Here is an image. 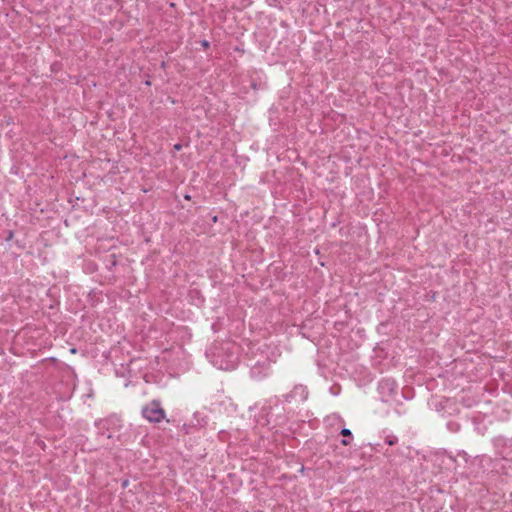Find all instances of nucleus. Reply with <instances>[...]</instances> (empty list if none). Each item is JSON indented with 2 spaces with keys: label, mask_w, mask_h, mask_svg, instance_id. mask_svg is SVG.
<instances>
[{
  "label": "nucleus",
  "mask_w": 512,
  "mask_h": 512,
  "mask_svg": "<svg viewBox=\"0 0 512 512\" xmlns=\"http://www.w3.org/2000/svg\"><path fill=\"white\" fill-rule=\"evenodd\" d=\"M206 357L220 370H233L239 363V347L232 341L216 343L206 351Z\"/></svg>",
  "instance_id": "nucleus-1"
},
{
  "label": "nucleus",
  "mask_w": 512,
  "mask_h": 512,
  "mask_svg": "<svg viewBox=\"0 0 512 512\" xmlns=\"http://www.w3.org/2000/svg\"><path fill=\"white\" fill-rule=\"evenodd\" d=\"M284 408L280 404L277 397L269 399L261 409V414L256 422L262 426H270L272 428L281 425L285 421Z\"/></svg>",
  "instance_id": "nucleus-2"
},
{
  "label": "nucleus",
  "mask_w": 512,
  "mask_h": 512,
  "mask_svg": "<svg viewBox=\"0 0 512 512\" xmlns=\"http://www.w3.org/2000/svg\"><path fill=\"white\" fill-rule=\"evenodd\" d=\"M276 358L277 354L274 352L271 353V356L268 352L265 353V356L261 355L260 358L251 365V377L255 380H262L267 377L271 372V363H274Z\"/></svg>",
  "instance_id": "nucleus-3"
},
{
  "label": "nucleus",
  "mask_w": 512,
  "mask_h": 512,
  "mask_svg": "<svg viewBox=\"0 0 512 512\" xmlns=\"http://www.w3.org/2000/svg\"><path fill=\"white\" fill-rule=\"evenodd\" d=\"M397 383L391 378H384L378 384V392L383 402L393 400L397 394Z\"/></svg>",
  "instance_id": "nucleus-4"
},
{
  "label": "nucleus",
  "mask_w": 512,
  "mask_h": 512,
  "mask_svg": "<svg viewBox=\"0 0 512 512\" xmlns=\"http://www.w3.org/2000/svg\"><path fill=\"white\" fill-rule=\"evenodd\" d=\"M142 415L149 422L158 423L165 418V412L161 408L160 402L151 401L147 406L142 409Z\"/></svg>",
  "instance_id": "nucleus-5"
},
{
  "label": "nucleus",
  "mask_w": 512,
  "mask_h": 512,
  "mask_svg": "<svg viewBox=\"0 0 512 512\" xmlns=\"http://www.w3.org/2000/svg\"><path fill=\"white\" fill-rule=\"evenodd\" d=\"M308 398V390L307 387L304 385H296L294 386L293 390L285 395V401L286 402H304Z\"/></svg>",
  "instance_id": "nucleus-6"
},
{
  "label": "nucleus",
  "mask_w": 512,
  "mask_h": 512,
  "mask_svg": "<svg viewBox=\"0 0 512 512\" xmlns=\"http://www.w3.org/2000/svg\"><path fill=\"white\" fill-rule=\"evenodd\" d=\"M95 424L99 428H104L113 425L115 426V431H118L122 428V420L117 415L109 416L106 419H100L96 421Z\"/></svg>",
  "instance_id": "nucleus-7"
},
{
  "label": "nucleus",
  "mask_w": 512,
  "mask_h": 512,
  "mask_svg": "<svg viewBox=\"0 0 512 512\" xmlns=\"http://www.w3.org/2000/svg\"><path fill=\"white\" fill-rule=\"evenodd\" d=\"M341 435L344 436L345 438L341 441V443L344 445V446H347L350 444V439H352V432L350 431V429L348 428H343L341 430Z\"/></svg>",
  "instance_id": "nucleus-8"
},
{
  "label": "nucleus",
  "mask_w": 512,
  "mask_h": 512,
  "mask_svg": "<svg viewBox=\"0 0 512 512\" xmlns=\"http://www.w3.org/2000/svg\"><path fill=\"white\" fill-rule=\"evenodd\" d=\"M494 443H495V446L498 447L501 444L506 445L507 441L504 438L499 437V438L495 439Z\"/></svg>",
  "instance_id": "nucleus-9"
},
{
  "label": "nucleus",
  "mask_w": 512,
  "mask_h": 512,
  "mask_svg": "<svg viewBox=\"0 0 512 512\" xmlns=\"http://www.w3.org/2000/svg\"><path fill=\"white\" fill-rule=\"evenodd\" d=\"M499 454L503 457V459H512V455L505 450L500 451Z\"/></svg>",
  "instance_id": "nucleus-10"
},
{
  "label": "nucleus",
  "mask_w": 512,
  "mask_h": 512,
  "mask_svg": "<svg viewBox=\"0 0 512 512\" xmlns=\"http://www.w3.org/2000/svg\"><path fill=\"white\" fill-rule=\"evenodd\" d=\"M385 442H386L388 445L392 446V445L396 444V442H397V438H396V437L388 438V439H386V441H385Z\"/></svg>",
  "instance_id": "nucleus-11"
},
{
  "label": "nucleus",
  "mask_w": 512,
  "mask_h": 512,
  "mask_svg": "<svg viewBox=\"0 0 512 512\" xmlns=\"http://www.w3.org/2000/svg\"><path fill=\"white\" fill-rule=\"evenodd\" d=\"M448 427H449V429H450L451 431H457V430H458V428H459V425H458V424H456V423H449V424H448Z\"/></svg>",
  "instance_id": "nucleus-12"
},
{
  "label": "nucleus",
  "mask_w": 512,
  "mask_h": 512,
  "mask_svg": "<svg viewBox=\"0 0 512 512\" xmlns=\"http://www.w3.org/2000/svg\"><path fill=\"white\" fill-rule=\"evenodd\" d=\"M181 149H182V145L181 144L177 143V144L174 145V150L180 151Z\"/></svg>",
  "instance_id": "nucleus-13"
},
{
  "label": "nucleus",
  "mask_w": 512,
  "mask_h": 512,
  "mask_svg": "<svg viewBox=\"0 0 512 512\" xmlns=\"http://www.w3.org/2000/svg\"><path fill=\"white\" fill-rule=\"evenodd\" d=\"M203 46H204V47H208V46H209L208 41H203Z\"/></svg>",
  "instance_id": "nucleus-14"
}]
</instances>
